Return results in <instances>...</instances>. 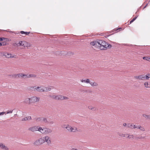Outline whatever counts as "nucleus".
Returning a JSON list of instances; mask_svg holds the SVG:
<instances>
[{"instance_id": "37998d69", "label": "nucleus", "mask_w": 150, "mask_h": 150, "mask_svg": "<svg viewBox=\"0 0 150 150\" xmlns=\"http://www.w3.org/2000/svg\"><path fill=\"white\" fill-rule=\"evenodd\" d=\"M127 135V134H126V135H125V134H119V135L120 136H122V137H126V135Z\"/></svg>"}, {"instance_id": "e2e57ef3", "label": "nucleus", "mask_w": 150, "mask_h": 150, "mask_svg": "<svg viewBox=\"0 0 150 150\" xmlns=\"http://www.w3.org/2000/svg\"><path fill=\"white\" fill-rule=\"evenodd\" d=\"M148 4H147L145 6L146 7L148 5Z\"/></svg>"}, {"instance_id": "aec40b11", "label": "nucleus", "mask_w": 150, "mask_h": 150, "mask_svg": "<svg viewBox=\"0 0 150 150\" xmlns=\"http://www.w3.org/2000/svg\"><path fill=\"white\" fill-rule=\"evenodd\" d=\"M81 81L82 82H85L87 83H90V80L89 79H86L85 80L82 79L81 80Z\"/></svg>"}, {"instance_id": "4d7b16f0", "label": "nucleus", "mask_w": 150, "mask_h": 150, "mask_svg": "<svg viewBox=\"0 0 150 150\" xmlns=\"http://www.w3.org/2000/svg\"><path fill=\"white\" fill-rule=\"evenodd\" d=\"M148 76H149V78H150V74H147Z\"/></svg>"}, {"instance_id": "a211bd4d", "label": "nucleus", "mask_w": 150, "mask_h": 150, "mask_svg": "<svg viewBox=\"0 0 150 150\" xmlns=\"http://www.w3.org/2000/svg\"><path fill=\"white\" fill-rule=\"evenodd\" d=\"M36 75L34 74H27V77H25V78H29L30 77H35Z\"/></svg>"}, {"instance_id": "680f3d73", "label": "nucleus", "mask_w": 150, "mask_h": 150, "mask_svg": "<svg viewBox=\"0 0 150 150\" xmlns=\"http://www.w3.org/2000/svg\"><path fill=\"white\" fill-rule=\"evenodd\" d=\"M146 7L145 6L143 7V9H144V8H146Z\"/></svg>"}, {"instance_id": "6ab92c4d", "label": "nucleus", "mask_w": 150, "mask_h": 150, "mask_svg": "<svg viewBox=\"0 0 150 150\" xmlns=\"http://www.w3.org/2000/svg\"><path fill=\"white\" fill-rule=\"evenodd\" d=\"M42 117H36L34 118V120L37 122H41L42 121Z\"/></svg>"}, {"instance_id": "9d476101", "label": "nucleus", "mask_w": 150, "mask_h": 150, "mask_svg": "<svg viewBox=\"0 0 150 150\" xmlns=\"http://www.w3.org/2000/svg\"><path fill=\"white\" fill-rule=\"evenodd\" d=\"M0 147L3 149L5 150H8V148L4 144L2 143H0Z\"/></svg>"}, {"instance_id": "c03bdc74", "label": "nucleus", "mask_w": 150, "mask_h": 150, "mask_svg": "<svg viewBox=\"0 0 150 150\" xmlns=\"http://www.w3.org/2000/svg\"><path fill=\"white\" fill-rule=\"evenodd\" d=\"M122 29V28H117V29H114L113 30V31H112V32H113V31H117V30H120V29Z\"/></svg>"}, {"instance_id": "ea45409f", "label": "nucleus", "mask_w": 150, "mask_h": 150, "mask_svg": "<svg viewBox=\"0 0 150 150\" xmlns=\"http://www.w3.org/2000/svg\"><path fill=\"white\" fill-rule=\"evenodd\" d=\"M134 78L136 79L140 80V75L135 76H134Z\"/></svg>"}, {"instance_id": "ddd939ff", "label": "nucleus", "mask_w": 150, "mask_h": 150, "mask_svg": "<svg viewBox=\"0 0 150 150\" xmlns=\"http://www.w3.org/2000/svg\"><path fill=\"white\" fill-rule=\"evenodd\" d=\"M3 40H4L5 41H11V39L9 38H8L3 37H1L0 38V41H2Z\"/></svg>"}, {"instance_id": "39448f33", "label": "nucleus", "mask_w": 150, "mask_h": 150, "mask_svg": "<svg viewBox=\"0 0 150 150\" xmlns=\"http://www.w3.org/2000/svg\"><path fill=\"white\" fill-rule=\"evenodd\" d=\"M40 98L36 96H33L30 98V102L31 103H34L39 101L40 100Z\"/></svg>"}, {"instance_id": "2eb2a0df", "label": "nucleus", "mask_w": 150, "mask_h": 150, "mask_svg": "<svg viewBox=\"0 0 150 150\" xmlns=\"http://www.w3.org/2000/svg\"><path fill=\"white\" fill-rule=\"evenodd\" d=\"M72 127L69 125H67V127H66V129L69 132H72Z\"/></svg>"}, {"instance_id": "7c9ffc66", "label": "nucleus", "mask_w": 150, "mask_h": 150, "mask_svg": "<svg viewBox=\"0 0 150 150\" xmlns=\"http://www.w3.org/2000/svg\"><path fill=\"white\" fill-rule=\"evenodd\" d=\"M137 17L138 16H136L131 21L129 22V24H131L137 18Z\"/></svg>"}, {"instance_id": "cd10ccee", "label": "nucleus", "mask_w": 150, "mask_h": 150, "mask_svg": "<svg viewBox=\"0 0 150 150\" xmlns=\"http://www.w3.org/2000/svg\"><path fill=\"white\" fill-rule=\"evenodd\" d=\"M145 79V75H140V80H143Z\"/></svg>"}, {"instance_id": "e433bc0d", "label": "nucleus", "mask_w": 150, "mask_h": 150, "mask_svg": "<svg viewBox=\"0 0 150 150\" xmlns=\"http://www.w3.org/2000/svg\"><path fill=\"white\" fill-rule=\"evenodd\" d=\"M45 88H47V89H46V90L44 89V91H45H45L46 92L48 91H50L51 89V88H47V87H45Z\"/></svg>"}, {"instance_id": "9b49d317", "label": "nucleus", "mask_w": 150, "mask_h": 150, "mask_svg": "<svg viewBox=\"0 0 150 150\" xmlns=\"http://www.w3.org/2000/svg\"><path fill=\"white\" fill-rule=\"evenodd\" d=\"M45 134H48L51 133L52 131L51 129L45 127Z\"/></svg>"}, {"instance_id": "bb28decb", "label": "nucleus", "mask_w": 150, "mask_h": 150, "mask_svg": "<svg viewBox=\"0 0 150 150\" xmlns=\"http://www.w3.org/2000/svg\"><path fill=\"white\" fill-rule=\"evenodd\" d=\"M143 59L144 60H146L150 61V57H143Z\"/></svg>"}, {"instance_id": "7ed1b4c3", "label": "nucleus", "mask_w": 150, "mask_h": 150, "mask_svg": "<svg viewBox=\"0 0 150 150\" xmlns=\"http://www.w3.org/2000/svg\"><path fill=\"white\" fill-rule=\"evenodd\" d=\"M44 141V143L47 142L48 145L51 144V141L50 138L48 136H46L42 137Z\"/></svg>"}, {"instance_id": "4468645a", "label": "nucleus", "mask_w": 150, "mask_h": 150, "mask_svg": "<svg viewBox=\"0 0 150 150\" xmlns=\"http://www.w3.org/2000/svg\"><path fill=\"white\" fill-rule=\"evenodd\" d=\"M136 128L142 131H145V129L140 125H136Z\"/></svg>"}, {"instance_id": "6e6d98bb", "label": "nucleus", "mask_w": 150, "mask_h": 150, "mask_svg": "<svg viewBox=\"0 0 150 150\" xmlns=\"http://www.w3.org/2000/svg\"><path fill=\"white\" fill-rule=\"evenodd\" d=\"M112 34H111V35H107L106 36H105V37L106 38H107L109 36L111 35H112Z\"/></svg>"}, {"instance_id": "6e6552de", "label": "nucleus", "mask_w": 150, "mask_h": 150, "mask_svg": "<svg viewBox=\"0 0 150 150\" xmlns=\"http://www.w3.org/2000/svg\"><path fill=\"white\" fill-rule=\"evenodd\" d=\"M26 43V42L25 41H20L19 43H15L13 45L14 46H22L24 47H25V44Z\"/></svg>"}, {"instance_id": "de8ad7c7", "label": "nucleus", "mask_w": 150, "mask_h": 150, "mask_svg": "<svg viewBox=\"0 0 150 150\" xmlns=\"http://www.w3.org/2000/svg\"><path fill=\"white\" fill-rule=\"evenodd\" d=\"M145 79H149V78L147 74L146 75H145Z\"/></svg>"}, {"instance_id": "473e14b6", "label": "nucleus", "mask_w": 150, "mask_h": 150, "mask_svg": "<svg viewBox=\"0 0 150 150\" xmlns=\"http://www.w3.org/2000/svg\"><path fill=\"white\" fill-rule=\"evenodd\" d=\"M54 122L52 120H48L47 124H54Z\"/></svg>"}, {"instance_id": "bf43d9fd", "label": "nucleus", "mask_w": 150, "mask_h": 150, "mask_svg": "<svg viewBox=\"0 0 150 150\" xmlns=\"http://www.w3.org/2000/svg\"><path fill=\"white\" fill-rule=\"evenodd\" d=\"M139 9H140V8H139L138 9L136 13L137 12H138V11H139Z\"/></svg>"}, {"instance_id": "f704fd0d", "label": "nucleus", "mask_w": 150, "mask_h": 150, "mask_svg": "<svg viewBox=\"0 0 150 150\" xmlns=\"http://www.w3.org/2000/svg\"><path fill=\"white\" fill-rule=\"evenodd\" d=\"M130 128L131 129L136 128V125H133V124H132L130 125Z\"/></svg>"}, {"instance_id": "79ce46f5", "label": "nucleus", "mask_w": 150, "mask_h": 150, "mask_svg": "<svg viewBox=\"0 0 150 150\" xmlns=\"http://www.w3.org/2000/svg\"><path fill=\"white\" fill-rule=\"evenodd\" d=\"M62 100H64V99L66 100V99H68V98H67V97L64 96H62Z\"/></svg>"}, {"instance_id": "c85d7f7f", "label": "nucleus", "mask_w": 150, "mask_h": 150, "mask_svg": "<svg viewBox=\"0 0 150 150\" xmlns=\"http://www.w3.org/2000/svg\"><path fill=\"white\" fill-rule=\"evenodd\" d=\"M144 85L145 87L147 88H149V83L148 82H145Z\"/></svg>"}, {"instance_id": "393cba45", "label": "nucleus", "mask_w": 150, "mask_h": 150, "mask_svg": "<svg viewBox=\"0 0 150 150\" xmlns=\"http://www.w3.org/2000/svg\"><path fill=\"white\" fill-rule=\"evenodd\" d=\"M30 98H27L25 99L24 101V102L26 103H31L30 102Z\"/></svg>"}, {"instance_id": "0eeeda50", "label": "nucleus", "mask_w": 150, "mask_h": 150, "mask_svg": "<svg viewBox=\"0 0 150 150\" xmlns=\"http://www.w3.org/2000/svg\"><path fill=\"white\" fill-rule=\"evenodd\" d=\"M39 126H35L29 128L28 129V130L31 131L33 132L35 131H38V129H39Z\"/></svg>"}, {"instance_id": "20e7f679", "label": "nucleus", "mask_w": 150, "mask_h": 150, "mask_svg": "<svg viewBox=\"0 0 150 150\" xmlns=\"http://www.w3.org/2000/svg\"><path fill=\"white\" fill-rule=\"evenodd\" d=\"M62 95H58L57 96L53 95L52 96H50V97L54 99L60 100H62Z\"/></svg>"}, {"instance_id": "5fc2aeb1", "label": "nucleus", "mask_w": 150, "mask_h": 150, "mask_svg": "<svg viewBox=\"0 0 150 150\" xmlns=\"http://www.w3.org/2000/svg\"><path fill=\"white\" fill-rule=\"evenodd\" d=\"M126 125H127V124L126 123H124L123 124V125L124 126H125V127H126Z\"/></svg>"}, {"instance_id": "4c0bfd02", "label": "nucleus", "mask_w": 150, "mask_h": 150, "mask_svg": "<svg viewBox=\"0 0 150 150\" xmlns=\"http://www.w3.org/2000/svg\"><path fill=\"white\" fill-rule=\"evenodd\" d=\"M107 43L108 45H107L106 49L107 48H110L112 47V45L110 44H109L108 43Z\"/></svg>"}, {"instance_id": "b1692460", "label": "nucleus", "mask_w": 150, "mask_h": 150, "mask_svg": "<svg viewBox=\"0 0 150 150\" xmlns=\"http://www.w3.org/2000/svg\"><path fill=\"white\" fill-rule=\"evenodd\" d=\"M30 32H25L23 31H21L20 32V33L22 34H25L26 35H28L30 33Z\"/></svg>"}, {"instance_id": "f03ea898", "label": "nucleus", "mask_w": 150, "mask_h": 150, "mask_svg": "<svg viewBox=\"0 0 150 150\" xmlns=\"http://www.w3.org/2000/svg\"><path fill=\"white\" fill-rule=\"evenodd\" d=\"M32 90L35 91H37L39 92H45L44 89L42 88L41 87L38 86L36 87V86H35L31 87L30 88Z\"/></svg>"}, {"instance_id": "a878e982", "label": "nucleus", "mask_w": 150, "mask_h": 150, "mask_svg": "<svg viewBox=\"0 0 150 150\" xmlns=\"http://www.w3.org/2000/svg\"><path fill=\"white\" fill-rule=\"evenodd\" d=\"M42 121L44 123L47 124L48 120L47 118L42 117Z\"/></svg>"}, {"instance_id": "dca6fc26", "label": "nucleus", "mask_w": 150, "mask_h": 150, "mask_svg": "<svg viewBox=\"0 0 150 150\" xmlns=\"http://www.w3.org/2000/svg\"><path fill=\"white\" fill-rule=\"evenodd\" d=\"M103 41L104 40H98V41H97V46L100 47V46H101Z\"/></svg>"}, {"instance_id": "2f4dec72", "label": "nucleus", "mask_w": 150, "mask_h": 150, "mask_svg": "<svg viewBox=\"0 0 150 150\" xmlns=\"http://www.w3.org/2000/svg\"><path fill=\"white\" fill-rule=\"evenodd\" d=\"M7 54V52H2L1 53H0V56H6V54Z\"/></svg>"}, {"instance_id": "5701e85b", "label": "nucleus", "mask_w": 150, "mask_h": 150, "mask_svg": "<svg viewBox=\"0 0 150 150\" xmlns=\"http://www.w3.org/2000/svg\"><path fill=\"white\" fill-rule=\"evenodd\" d=\"M142 116L144 117H145L146 119H149L150 120V115H146L145 114H142Z\"/></svg>"}, {"instance_id": "09e8293b", "label": "nucleus", "mask_w": 150, "mask_h": 150, "mask_svg": "<svg viewBox=\"0 0 150 150\" xmlns=\"http://www.w3.org/2000/svg\"><path fill=\"white\" fill-rule=\"evenodd\" d=\"M21 73H20V74H17L16 75V76H17V77H21Z\"/></svg>"}, {"instance_id": "603ef678", "label": "nucleus", "mask_w": 150, "mask_h": 150, "mask_svg": "<svg viewBox=\"0 0 150 150\" xmlns=\"http://www.w3.org/2000/svg\"><path fill=\"white\" fill-rule=\"evenodd\" d=\"M16 74H14V75H12V76L13 77H14V78H16V77H17V76H16Z\"/></svg>"}, {"instance_id": "72a5a7b5", "label": "nucleus", "mask_w": 150, "mask_h": 150, "mask_svg": "<svg viewBox=\"0 0 150 150\" xmlns=\"http://www.w3.org/2000/svg\"><path fill=\"white\" fill-rule=\"evenodd\" d=\"M137 139H144L145 138L144 137L142 136H138L137 137H136Z\"/></svg>"}, {"instance_id": "4be33fe9", "label": "nucleus", "mask_w": 150, "mask_h": 150, "mask_svg": "<svg viewBox=\"0 0 150 150\" xmlns=\"http://www.w3.org/2000/svg\"><path fill=\"white\" fill-rule=\"evenodd\" d=\"M97 43V41H93L90 43V44L93 46H97L98 45Z\"/></svg>"}, {"instance_id": "8fccbe9b", "label": "nucleus", "mask_w": 150, "mask_h": 150, "mask_svg": "<svg viewBox=\"0 0 150 150\" xmlns=\"http://www.w3.org/2000/svg\"><path fill=\"white\" fill-rule=\"evenodd\" d=\"M88 108L89 109L92 110L93 108H94L93 107H92V106H88Z\"/></svg>"}, {"instance_id": "a18cd8bd", "label": "nucleus", "mask_w": 150, "mask_h": 150, "mask_svg": "<svg viewBox=\"0 0 150 150\" xmlns=\"http://www.w3.org/2000/svg\"><path fill=\"white\" fill-rule=\"evenodd\" d=\"M67 125H62V127L63 128H66V127H67Z\"/></svg>"}, {"instance_id": "58836bf2", "label": "nucleus", "mask_w": 150, "mask_h": 150, "mask_svg": "<svg viewBox=\"0 0 150 150\" xmlns=\"http://www.w3.org/2000/svg\"><path fill=\"white\" fill-rule=\"evenodd\" d=\"M27 74L26 75L24 74L21 73V77H27Z\"/></svg>"}, {"instance_id": "c9c22d12", "label": "nucleus", "mask_w": 150, "mask_h": 150, "mask_svg": "<svg viewBox=\"0 0 150 150\" xmlns=\"http://www.w3.org/2000/svg\"><path fill=\"white\" fill-rule=\"evenodd\" d=\"M8 43L5 42H1L2 46H5L8 45Z\"/></svg>"}, {"instance_id": "49530a36", "label": "nucleus", "mask_w": 150, "mask_h": 150, "mask_svg": "<svg viewBox=\"0 0 150 150\" xmlns=\"http://www.w3.org/2000/svg\"><path fill=\"white\" fill-rule=\"evenodd\" d=\"M13 110H8V111L7 112V114L11 113H12Z\"/></svg>"}, {"instance_id": "412c9836", "label": "nucleus", "mask_w": 150, "mask_h": 150, "mask_svg": "<svg viewBox=\"0 0 150 150\" xmlns=\"http://www.w3.org/2000/svg\"><path fill=\"white\" fill-rule=\"evenodd\" d=\"M5 56L8 58H13L14 57L13 56H12V54H9L8 53H7V54H6V56Z\"/></svg>"}, {"instance_id": "052dcab7", "label": "nucleus", "mask_w": 150, "mask_h": 150, "mask_svg": "<svg viewBox=\"0 0 150 150\" xmlns=\"http://www.w3.org/2000/svg\"><path fill=\"white\" fill-rule=\"evenodd\" d=\"M1 46H2L1 42H0V47Z\"/></svg>"}, {"instance_id": "c756f323", "label": "nucleus", "mask_w": 150, "mask_h": 150, "mask_svg": "<svg viewBox=\"0 0 150 150\" xmlns=\"http://www.w3.org/2000/svg\"><path fill=\"white\" fill-rule=\"evenodd\" d=\"M72 132H76L77 131H80L79 130H78L76 127H75V128H72Z\"/></svg>"}, {"instance_id": "a19ab883", "label": "nucleus", "mask_w": 150, "mask_h": 150, "mask_svg": "<svg viewBox=\"0 0 150 150\" xmlns=\"http://www.w3.org/2000/svg\"><path fill=\"white\" fill-rule=\"evenodd\" d=\"M127 137L129 139H132L133 138L134 136L133 135H128Z\"/></svg>"}, {"instance_id": "f257e3e1", "label": "nucleus", "mask_w": 150, "mask_h": 150, "mask_svg": "<svg viewBox=\"0 0 150 150\" xmlns=\"http://www.w3.org/2000/svg\"><path fill=\"white\" fill-rule=\"evenodd\" d=\"M44 140L42 137L36 140L33 143V144L36 146H39L44 143Z\"/></svg>"}, {"instance_id": "423d86ee", "label": "nucleus", "mask_w": 150, "mask_h": 150, "mask_svg": "<svg viewBox=\"0 0 150 150\" xmlns=\"http://www.w3.org/2000/svg\"><path fill=\"white\" fill-rule=\"evenodd\" d=\"M108 45L107 43L104 40L100 46V48L101 50L106 49L107 45Z\"/></svg>"}, {"instance_id": "3c124183", "label": "nucleus", "mask_w": 150, "mask_h": 150, "mask_svg": "<svg viewBox=\"0 0 150 150\" xmlns=\"http://www.w3.org/2000/svg\"><path fill=\"white\" fill-rule=\"evenodd\" d=\"M130 126H131L129 124H127V125H126L127 127L130 128Z\"/></svg>"}, {"instance_id": "f3484780", "label": "nucleus", "mask_w": 150, "mask_h": 150, "mask_svg": "<svg viewBox=\"0 0 150 150\" xmlns=\"http://www.w3.org/2000/svg\"><path fill=\"white\" fill-rule=\"evenodd\" d=\"M89 83L92 86H97L98 85V84L96 82H90Z\"/></svg>"}, {"instance_id": "1a4fd4ad", "label": "nucleus", "mask_w": 150, "mask_h": 150, "mask_svg": "<svg viewBox=\"0 0 150 150\" xmlns=\"http://www.w3.org/2000/svg\"><path fill=\"white\" fill-rule=\"evenodd\" d=\"M45 127L42 128L41 127H39V129H38V131L40 132L42 134H45Z\"/></svg>"}, {"instance_id": "13d9d810", "label": "nucleus", "mask_w": 150, "mask_h": 150, "mask_svg": "<svg viewBox=\"0 0 150 150\" xmlns=\"http://www.w3.org/2000/svg\"><path fill=\"white\" fill-rule=\"evenodd\" d=\"M149 88H150V82L149 83Z\"/></svg>"}, {"instance_id": "864d4df0", "label": "nucleus", "mask_w": 150, "mask_h": 150, "mask_svg": "<svg viewBox=\"0 0 150 150\" xmlns=\"http://www.w3.org/2000/svg\"><path fill=\"white\" fill-rule=\"evenodd\" d=\"M4 112H0V115H4Z\"/></svg>"}, {"instance_id": "f8f14e48", "label": "nucleus", "mask_w": 150, "mask_h": 150, "mask_svg": "<svg viewBox=\"0 0 150 150\" xmlns=\"http://www.w3.org/2000/svg\"><path fill=\"white\" fill-rule=\"evenodd\" d=\"M31 119V117L30 116H29L27 117H25L21 120L22 121H24L28 120H30Z\"/></svg>"}]
</instances>
